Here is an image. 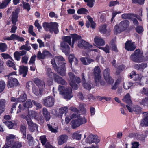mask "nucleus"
Here are the masks:
<instances>
[{"label": "nucleus", "mask_w": 148, "mask_h": 148, "mask_svg": "<svg viewBox=\"0 0 148 148\" xmlns=\"http://www.w3.org/2000/svg\"><path fill=\"white\" fill-rule=\"evenodd\" d=\"M17 36L16 34H12L10 37L5 38L4 39L8 40H16Z\"/></svg>", "instance_id": "43"}, {"label": "nucleus", "mask_w": 148, "mask_h": 148, "mask_svg": "<svg viewBox=\"0 0 148 148\" xmlns=\"http://www.w3.org/2000/svg\"><path fill=\"white\" fill-rule=\"evenodd\" d=\"M94 80L95 84L96 86H99V84L103 86L105 84V82L102 79L101 75L95 76Z\"/></svg>", "instance_id": "19"}, {"label": "nucleus", "mask_w": 148, "mask_h": 148, "mask_svg": "<svg viewBox=\"0 0 148 148\" xmlns=\"http://www.w3.org/2000/svg\"><path fill=\"white\" fill-rule=\"evenodd\" d=\"M143 56L142 52L138 49L135 50L133 54L130 56L131 60L136 62H138L140 59L142 58Z\"/></svg>", "instance_id": "6"}, {"label": "nucleus", "mask_w": 148, "mask_h": 148, "mask_svg": "<svg viewBox=\"0 0 148 148\" xmlns=\"http://www.w3.org/2000/svg\"><path fill=\"white\" fill-rule=\"evenodd\" d=\"M111 47L112 50L115 52H117L118 50L116 45V42L115 40H112L111 42Z\"/></svg>", "instance_id": "41"}, {"label": "nucleus", "mask_w": 148, "mask_h": 148, "mask_svg": "<svg viewBox=\"0 0 148 148\" xmlns=\"http://www.w3.org/2000/svg\"><path fill=\"white\" fill-rule=\"evenodd\" d=\"M40 140L41 141V142L43 145H45L47 142V140L46 137L45 136H40Z\"/></svg>", "instance_id": "63"}, {"label": "nucleus", "mask_w": 148, "mask_h": 148, "mask_svg": "<svg viewBox=\"0 0 148 148\" xmlns=\"http://www.w3.org/2000/svg\"><path fill=\"white\" fill-rule=\"evenodd\" d=\"M27 124L28 126V129L29 131L33 132L35 131H37L38 126L37 125L34 123L31 119L29 118L26 119Z\"/></svg>", "instance_id": "11"}, {"label": "nucleus", "mask_w": 148, "mask_h": 148, "mask_svg": "<svg viewBox=\"0 0 148 148\" xmlns=\"http://www.w3.org/2000/svg\"><path fill=\"white\" fill-rule=\"evenodd\" d=\"M32 102L36 107L37 109H40L42 107V105L41 104L39 103L38 102L34 101H32Z\"/></svg>", "instance_id": "64"}, {"label": "nucleus", "mask_w": 148, "mask_h": 148, "mask_svg": "<svg viewBox=\"0 0 148 148\" xmlns=\"http://www.w3.org/2000/svg\"><path fill=\"white\" fill-rule=\"evenodd\" d=\"M65 60L62 56H56L52 59L51 61L54 69L62 76H65L66 74L65 68L66 63L64 62Z\"/></svg>", "instance_id": "1"}, {"label": "nucleus", "mask_w": 148, "mask_h": 148, "mask_svg": "<svg viewBox=\"0 0 148 148\" xmlns=\"http://www.w3.org/2000/svg\"><path fill=\"white\" fill-rule=\"evenodd\" d=\"M82 63L84 65H88L90 63L94 62V60L87 57H82L80 59Z\"/></svg>", "instance_id": "23"}, {"label": "nucleus", "mask_w": 148, "mask_h": 148, "mask_svg": "<svg viewBox=\"0 0 148 148\" xmlns=\"http://www.w3.org/2000/svg\"><path fill=\"white\" fill-rule=\"evenodd\" d=\"M69 59L70 63H73L75 65L77 64L78 62L77 60L73 55H70L69 57Z\"/></svg>", "instance_id": "34"}, {"label": "nucleus", "mask_w": 148, "mask_h": 148, "mask_svg": "<svg viewBox=\"0 0 148 148\" xmlns=\"http://www.w3.org/2000/svg\"><path fill=\"white\" fill-rule=\"evenodd\" d=\"M26 128L25 126L21 125L20 127V130L23 134L22 138L25 139L26 138Z\"/></svg>", "instance_id": "40"}, {"label": "nucleus", "mask_w": 148, "mask_h": 148, "mask_svg": "<svg viewBox=\"0 0 148 148\" xmlns=\"http://www.w3.org/2000/svg\"><path fill=\"white\" fill-rule=\"evenodd\" d=\"M74 116L73 118L75 119L72 120L71 121V126L73 129H75L87 122V119L84 117H81L79 114H76L74 115Z\"/></svg>", "instance_id": "3"}, {"label": "nucleus", "mask_w": 148, "mask_h": 148, "mask_svg": "<svg viewBox=\"0 0 148 148\" xmlns=\"http://www.w3.org/2000/svg\"><path fill=\"white\" fill-rule=\"evenodd\" d=\"M88 11L86 9L84 8H82L79 9L77 13L79 14H86L88 13Z\"/></svg>", "instance_id": "48"}, {"label": "nucleus", "mask_w": 148, "mask_h": 148, "mask_svg": "<svg viewBox=\"0 0 148 148\" xmlns=\"http://www.w3.org/2000/svg\"><path fill=\"white\" fill-rule=\"evenodd\" d=\"M8 79L7 83V86L8 88H13L18 85L19 83L16 79L11 77Z\"/></svg>", "instance_id": "16"}, {"label": "nucleus", "mask_w": 148, "mask_h": 148, "mask_svg": "<svg viewBox=\"0 0 148 148\" xmlns=\"http://www.w3.org/2000/svg\"><path fill=\"white\" fill-rule=\"evenodd\" d=\"M5 86V82L3 80H0V93L3 91Z\"/></svg>", "instance_id": "49"}, {"label": "nucleus", "mask_w": 148, "mask_h": 148, "mask_svg": "<svg viewBox=\"0 0 148 148\" xmlns=\"http://www.w3.org/2000/svg\"><path fill=\"white\" fill-rule=\"evenodd\" d=\"M78 47L81 48L90 49L93 47L92 45L89 44L88 42L84 40H79L78 44Z\"/></svg>", "instance_id": "13"}, {"label": "nucleus", "mask_w": 148, "mask_h": 148, "mask_svg": "<svg viewBox=\"0 0 148 148\" xmlns=\"http://www.w3.org/2000/svg\"><path fill=\"white\" fill-rule=\"evenodd\" d=\"M104 78L106 82L109 84H112L114 82L113 79L110 76V71L108 69H106L103 71Z\"/></svg>", "instance_id": "8"}, {"label": "nucleus", "mask_w": 148, "mask_h": 148, "mask_svg": "<svg viewBox=\"0 0 148 148\" xmlns=\"http://www.w3.org/2000/svg\"><path fill=\"white\" fill-rule=\"evenodd\" d=\"M100 31L102 33L105 34L107 31L106 26L105 25H103L101 26L99 28Z\"/></svg>", "instance_id": "60"}, {"label": "nucleus", "mask_w": 148, "mask_h": 148, "mask_svg": "<svg viewBox=\"0 0 148 148\" xmlns=\"http://www.w3.org/2000/svg\"><path fill=\"white\" fill-rule=\"evenodd\" d=\"M6 64L9 67H12L14 70H16V68L14 63L10 60H7L6 62Z\"/></svg>", "instance_id": "44"}, {"label": "nucleus", "mask_w": 148, "mask_h": 148, "mask_svg": "<svg viewBox=\"0 0 148 148\" xmlns=\"http://www.w3.org/2000/svg\"><path fill=\"white\" fill-rule=\"evenodd\" d=\"M91 84L88 83H84L83 85L84 88L88 90H90L91 88Z\"/></svg>", "instance_id": "62"}, {"label": "nucleus", "mask_w": 148, "mask_h": 148, "mask_svg": "<svg viewBox=\"0 0 148 148\" xmlns=\"http://www.w3.org/2000/svg\"><path fill=\"white\" fill-rule=\"evenodd\" d=\"M3 123L10 129L12 128L14 125L12 122L8 121H4Z\"/></svg>", "instance_id": "54"}, {"label": "nucleus", "mask_w": 148, "mask_h": 148, "mask_svg": "<svg viewBox=\"0 0 148 148\" xmlns=\"http://www.w3.org/2000/svg\"><path fill=\"white\" fill-rule=\"evenodd\" d=\"M94 42L96 46L99 48L101 46H103L105 45V42L103 39L99 36H96L95 37Z\"/></svg>", "instance_id": "15"}, {"label": "nucleus", "mask_w": 148, "mask_h": 148, "mask_svg": "<svg viewBox=\"0 0 148 148\" xmlns=\"http://www.w3.org/2000/svg\"><path fill=\"white\" fill-rule=\"evenodd\" d=\"M32 103L31 99H28L26 102L23 104V109L24 110L25 108H28L32 107Z\"/></svg>", "instance_id": "29"}, {"label": "nucleus", "mask_w": 148, "mask_h": 148, "mask_svg": "<svg viewBox=\"0 0 148 148\" xmlns=\"http://www.w3.org/2000/svg\"><path fill=\"white\" fill-rule=\"evenodd\" d=\"M133 85V83L130 82L124 83L123 84V88L125 89H128Z\"/></svg>", "instance_id": "46"}, {"label": "nucleus", "mask_w": 148, "mask_h": 148, "mask_svg": "<svg viewBox=\"0 0 148 148\" xmlns=\"http://www.w3.org/2000/svg\"><path fill=\"white\" fill-rule=\"evenodd\" d=\"M51 23L53 24L54 23H56V26H52L51 27V29L52 30L51 31H50V32L52 33H53V32H54L55 34H57L58 32V23L56 22H51Z\"/></svg>", "instance_id": "35"}, {"label": "nucleus", "mask_w": 148, "mask_h": 148, "mask_svg": "<svg viewBox=\"0 0 148 148\" xmlns=\"http://www.w3.org/2000/svg\"><path fill=\"white\" fill-rule=\"evenodd\" d=\"M82 134L77 132L74 133L72 135V137L73 139H75L77 140H79L81 139Z\"/></svg>", "instance_id": "42"}, {"label": "nucleus", "mask_w": 148, "mask_h": 148, "mask_svg": "<svg viewBox=\"0 0 148 148\" xmlns=\"http://www.w3.org/2000/svg\"><path fill=\"white\" fill-rule=\"evenodd\" d=\"M42 113L46 121H48L50 118V113L48 111L46 108H43L42 109Z\"/></svg>", "instance_id": "30"}, {"label": "nucleus", "mask_w": 148, "mask_h": 148, "mask_svg": "<svg viewBox=\"0 0 148 148\" xmlns=\"http://www.w3.org/2000/svg\"><path fill=\"white\" fill-rule=\"evenodd\" d=\"M11 0H4L1 3H0V9H2L6 8L10 3Z\"/></svg>", "instance_id": "36"}, {"label": "nucleus", "mask_w": 148, "mask_h": 148, "mask_svg": "<svg viewBox=\"0 0 148 148\" xmlns=\"http://www.w3.org/2000/svg\"><path fill=\"white\" fill-rule=\"evenodd\" d=\"M125 48L128 51H132L135 49L136 46L135 45L134 42H132L131 41L128 40L125 43Z\"/></svg>", "instance_id": "18"}, {"label": "nucleus", "mask_w": 148, "mask_h": 148, "mask_svg": "<svg viewBox=\"0 0 148 148\" xmlns=\"http://www.w3.org/2000/svg\"><path fill=\"white\" fill-rule=\"evenodd\" d=\"M58 90L60 94L63 95L64 98L66 99H70L73 97L72 90L70 87L65 88L63 86L59 85Z\"/></svg>", "instance_id": "4"}, {"label": "nucleus", "mask_w": 148, "mask_h": 148, "mask_svg": "<svg viewBox=\"0 0 148 148\" xmlns=\"http://www.w3.org/2000/svg\"><path fill=\"white\" fill-rule=\"evenodd\" d=\"M29 114L31 117L36 118L38 115L37 113L33 110L30 111L29 112Z\"/></svg>", "instance_id": "57"}, {"label": "nucleus", "mask_w": 148, "mask_h": 148, "mask_svg": "<svg viewBox=\"0 0 148 148\" xmlns=\"http://www.w3.org/2000/svg\"><path fill=\"white\" fill-rule=\"evenodd\" d=\"M54 80L58 83L62 85H66L67 84L64 79L57 74L54 75Z\"/></svg>", "instance_id": "20"}, {"label": "nucleus", "mask_w": 148, "mask_h": 148, "mask_svg": "<svg viewBox=\"0 0 148 148\" xmlns=\"http://www.w3.org/2000/svg\"><path fill=\"white\" fill-rule=\"evenodd\" d=\"M46 73L47 76L49 78H51L52 76H53V79H54V75L56 74L52 72L51 68H47L46 71Z\"/></svg>", "instance_id": "37"}, {"label": "nucleus", "mask_w": 148, "mask_h": 148, "mask_svg": "<svg viewBox=\"0 0 148 148\" xmlns=\"http://www.w3.org/2000/svg\"><path fill=\"white\" fill-rule=\"evenodd\" d=\"M140 103L141 104L144 105H148V97L143 99Z\"/></svg>", "instance_id": "59"}, {"label": "nucleus", "mask_w": 148, "mask_h": 148, "mask_svg": "<svg viewBox=\"0 0 148 148\" xmlns=\"http://www.w3.org/2000/svg\"><path fill=\"white\" fill-rule=\"evenodd\" d=\"M70 80L69 84L71 87L74 89L76 90L78 88V85L75 82V77L74 74L71 72L68 73Z\"/></svg>", "instance_id": "10"}, {"label": "nucleus", "mask_w": 148, "mask_h": 148, "mask_svg": "<svg viewBox=\"0 0 148 148\" xmlns=\"http://www.w3.org/2000/svg\"><path fill=\"white\" fill-rule=\"evenodd\" d=\"M19 10L17 9L13 11L11 14V20L13 25H16L18 21Z\"/></svg>", "instance_id": "14"}, {"label": "nucleus", "mask_w": 148, "mask_h": 148, "mask_svg": "<svg viewBox=\"0 0 148 148\" xmlns=\"http://www.w3.org/2000/svg\"><path fill=\"white\" fill-rule=\"evenodd\" d=\"M144 116V117L141 121L140 125L142 127L145 126H148V112H145Z\"/></svg>", "instance_id": "27"}, {"label": "nucleus", "mask_w": 148, "mask_h": 148, "mask_svg": "<svg viewBox=\"0 0 148 148\" xmlns=\"http://www.w3.org/2000/svg\"><path fill=\"white\" fill-rule=\"evenodd\" d=\"M27 99V95L25 93H24L21 95L18 98L14 97H12L11 99V101L13 102H23Z\"/></svg>", "instance_id": "17"}, {"label": "nucleus", "mask_w": 148, "mask_h": 148, "mask_svg": "<svg viewBox=\"0 0 148 148\" xmlns=\"http://www.w3.org/2000/svg\"><path fill=\"white\" fill-rule=\"evenodd\" d=\"M56 23L53 24L51 23H48L45 22L43 23L42 26L45 30L47 31H49L50 32V31L52 30L51 29V27L53 26H56Z\"/></svg>", "instance_id": "26"}, {"label": "nucleus", "mask_w": 148, "mask_h": 148, "mask_svg": "<svg viewBox=\"0 0 148 148\" xmlns=\"http://www.w3.org/2000/svg\"><path fill=\"white\" fill-rule=\"evenodd\" d=\"M54 102V99L53 97L49 96L43 99L42 103L46 107H50L53 106Z\"/></svg>", "instance_id": "7"}, {"label": "nucleus", "mask_w": 148, "mask_h": 148, "mask_svg": "<svg viewBox=\"0 0 148 148\" xmlns=\"http://www.w3.org/2000/svg\"><path fill=\"white\" fill-rule=\"evenodd\" d=\"M68 139V136L66 135H62L60 136L58 139V144L59 145H61L66 143Z\"/></svg>", "instance_id": "21"}, {"label": "nucleus", "mask_w": 148, "mask_h": 148, "mask_svg": "<svg viewBox=\"0 0 148 148\" xmlns=\"http://www.w3.org/2000/svg\"><path fill=\"white\" fill-rule=\"evenodd\" d=\"M18 51H15L14 54V57L15 59L18 61H19L21 59V56Z\"/></svg>", "instance_id": "51"}, {"label": "nucleus", "mask_w": 148, "mask_h": 148, "mask_svg": "<svg viewBox=\"0 0 148 148\" xmlns=\"http://www.w3.org/2000/svg\"><path fill=\"white\" fill-rule=\"evenodd\" d=\"M130 76L131 78H134L135 81H139L141 79L142 76L141 74H136L134 71H132L131 73Z\"/></svg>", "instance_id": "25"}, {"label": "nucleus", "mask_w": 148, "mask_h": 148, "mask_svg": "<svg viewBox=\"0 0 148 148\" xmlns=\"http://www.w3.org/2000/svg\"><path fill=\"white\" fill-rule=\"evenodd\" d=\"M7 45L5 43H0V51L2 52L5 51L7 49Z\"/></svg>", "instance_id": "45"}, {"label": "nucleus", "mask_w": 148, "mask_h": 148, "mask_svg": "<svg viewBox=\"0 0 148 148\" xmlns=\"http://www.w3.org/2000/svg\"><path fill=\"white\" fill-rule=\"evenodd\" d=\"M15 136L14 135L8 134L7 135L6 137V144L8 145L9 146H11V144L13 141Z\"/></svg>", "instance_id": "22"}, {"label": "nucleus", "mask_w": 148, "mask_h": 148, "mask_svg": "<svg viewBox=\"0 0 148 148\" xmlns=\"http://www.w3.org/2000/svg\"><path fill=\"white\" fill-rule=\"evenodd\" d=\"M68 110V108L66 107H64L61 108L60 109L59 112L61 114H63L64 113H65L64 115H65L66 113L67 112Z\"/></svg>", "instance_id": "56"}, {"label": "nucleus", "mask_w": 148, "mask_h": 148, "mask_svg": "<svg viewBox=\"0 0 148 148\" xmlns=\"http://www.w3.org/2000/svg\"><path fill=\"white\" fill-rule=\"evenodd\" d=\"M134 110L137 114H140L142 113L141 108L138 106H135L134 107Z\"/></svg>", "instance_id": "50"}, {"label": "nucleus", "mask_w": 148, "mask_h": 148, "mask_svg": "<svg viewBox=\"0 0 148 148\" xmlns=\"http://www.w3.org/2000/svg\"><path fill=\"white\" fill-rule=\"evenodd\" d=\"M45 87V84L43 83H42L41 87L36 86H33L32 87L33 92L37 96L41 95L43 92V89Z\"/></svg>", "instance_id": "12"}, {"label": "nucleus", "mask_w": 148, "mask_h": 148, "mask_svg": "<svg viewBox=\"0 0 148 148\" xmlns=\"http://www.w3.org/2000/svg\"><path fill=\"white\" fill-rule=\"evenodd\" d=\"M71 36L72 38V42L73 44L76 41L81 38V37L80 36H79L76 34H72Z\"/></svg>", "instance_id": "39"}, {"label": "nucleus", "mask_w": 148, "mask_h": 148, "mask_svg": "<svg viewBox=\"0 0 148 148\" xmlns=\"http://www.w3.org/2000/svg\"><path fill=\"white\" fill-rule=\"evenodd\" d=\"M93 70L95 76L101 75V71L99 66H96L94 69Z\"/></svg>", "instance_id": "38"}, {"label": "nucleus", "mask_w": 148, "mask_h": 148, "mask_svg": "<svg viewBox=\"0 0 148 148\" xmlns=\"http://www.w3.org/2000/svg\"><path fill=\"white\" fill-rule=\"evenodd\" d=\"M121 18L123 19H130L132 15L130 14L125 13L121 15Z\"/></svg>", "instance_id": "52"}, {"label": "nucleus", "mask_w": 148, "mask_h": 148, "mask_svg": "<svg viewBox=\"0 0 148 148\" xmlns=\"http://www.w3.org/2000/svg\"><path fill=\"white\" fill-rule=\"evenodd\" d=\"M29 59L28 56L26 55H25L22 57L21 62L23 64H27L28 62Z\"/></svg>", "instance_id": "53"}, {"label": "nucleus", "mask_w": 148, "mask_h": 148, "mask_svg": "<svg viewBox=\"0 0 148 148\" xmlns=\"http://www.w3.org/2000/svg\"><path fill=\"white\" fill-rule=\"evenodd\" d=\"M28 31L29 33H30L33 36H36V34L33 31V26L32 25H30L29 26L28 29Z\"/></svg>", "instance_id": "61"}, {"label": "nucleus", "mask_w": 148, "mask_h": 148, "mask_svg": "<svg viewBox=\"0 0 148 148\" xmlns=\"http://www.w3.org/2000/svg\"><path fill=\"white\" fill-rule=\"evenodd\" d=\"M147 66L145 63H142L141 64H135L134 66V68L138 70L142 71Z\"/></svg>", "instance_id": "31"}, {"label": "nucleus", "mask_w": 148, "mask_h": 148, "mask_svg": "<svg viewBox=\"0 0 148 148\" xmlns=\"http://www.w3.org/2000/svg\"><path fill=\"white\" fill-rule=\"evenodd\" d=\"M20 50H25L29 51L31 49L30 46H28L27 44L21 46L19 48Z\"/></svg>", "instance_id": "47"}, {"label": "nucleus", "mask_w": 148, "mask_h": 148, "mask_svg": "<svg viewBox=\"0 0 148 148\" xmlns=\"http://www.w3.org/2000/svg\"><path fill=\"white\" fill-rule=\"evenodd\" d=\"M100 141V140L97 138V136L90 134L86 138L85 142L87 143L91 144L93 143H97Z\"/></svg>", "instance_id": "9"}, {"label": "nucleus", "mask_w": 148, "mask_h": 148, "mask_svg": "<svg viewBox=\"0 0 148 148\" xmlns=\"http://www.w3.org/2000/svg\"><path fill=\"white\" fill-rule=\"evenodd\" d=\"M22 146L21 142L18 141H14L12 142L10 147V148H20Z\"/></svg>", "instance_id": "32"}, {"label": "nucleus", "mask_w": 148, "mask_h": 148, "mask_svg": "<svg viewBox=\"0 0 148 148\" xmlns=\"http://www.w3.org/2000/svg\"><path fill=\"white\" fill-rule=\"evenodd\" d=\"M122 80H123V78H122L121 79H118L115 82L114 85L112 87V89L114 90L116 89L117 88V85L120 83Z\"/></svg>", "instance_id": "55"}, {"label": "nucleus", "mask_w": 148, "mask_h": 148, "mask_svg": "<svg viewBox=\"0 0 148 148\" xmlns=\"http://www.w3.org/2000/svg\"><path fill=\"white\" fill-rule=\"evenodd\" d=\"M87 18L88 19V21H87L86 25V27L88 28L90 25V23L91 24V27L92 28H94L95 27V23L93 21L92 18L89 16H88L87 17Z\"/></svg>", "instance_id": "24"}, {"label": "nucleus", "mask_w": 148, "mask_h": 148, "mask_svg": "<svg viewBox=\"0 0 148 148\" xmlns=\"http://www.w3.org/2000/svg\"><path fill=\"white\" fill-rule=\"evenodd\" d=\"M28 71V68L23 66L20 67L19 72L20 74L22 75L23 77H25Z\"/></svg>", "instance_id": "28"}, {"label": "nucleus", "mask_w": 148, "mask_h": 148, "mask_svg": "<svg viewBox=\"0 0 148 148\" xmlns=\"http://www.w3.org/2000/svg\"><path fill=\"white\" fill-rule=\"evenodd\" d=\"M123 101L129 104L130 106L132 105V101L130 99V96L129 93L127 94L123 99Z\"/></svg>", "instance_id": "33"}, {"label": "nucleus", "mask_w": 148, "mask_h": 148, "mask_svg": "<svg viewBox=\"0 0 148 148\" xmlns=\"http://www.w3.org/2000/svg\"><path fill=\"white\" fill-rule=\"evenodd\" d=\"M36 56L35 54L31 56L30 60L29 62V64H35V61L36 60Z\"/></svg>", "instance_id": "58"}, {"label": "nucleus", "mask_w": 148, "mask_h": 148, "mask_svg": "<svg viewBox=\"0 0 148 148\" xmlns=\"http://www.w3.org/2000/svg\"><path fill=\"white\" fill-rule=\"evenodd\" d=\"M62 39L63 41L61 43V46L64 48L63 50H64V49H65V50L66 52H68L69 50V47L67 43L71 46L72 47H73V43H72V44H71V40L70 36H64L62 37Z\"/></svg>", "instance_id": "5"}, {"label": "nucleus", "mask_w": 148, "mask_h": 148, "mask_svg": "<svg viewBox=\"0 0 148 148\" xmlns=\"http://www.w3.org/2000/svg\"><path fill=\"white\" fill-rule=\"evenodd\" d=\"M130 25V22L127 20L121 21L114 27V31L115 34L120 33L127 29Z\"/></svg>", "instance_id": "2"}]
</instances>
